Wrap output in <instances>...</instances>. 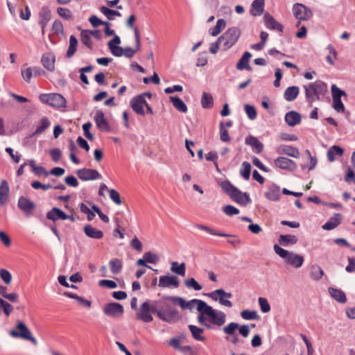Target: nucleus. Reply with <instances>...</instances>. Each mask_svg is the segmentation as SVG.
<instances>
[{
    "instance_id": "57",
    "label": "nucleus",
    "mask_w": 355,
    "mask_h": 355,
    "mask_svg": "<svg viewBox=\"0 0 355 355\" xmlns=\"http://www.w3.org/2000/svg\"><path fill=\"white\" fill-rule=\"evenodd\" d=\"M57 12L58 15L64 19L70 20L73 18L72 13L68 8L59 7L57 9Z\"/></svg>"
},
{
    "instance_id": "5",
    "label": "nucleus",
    "mask_w": 355,
    "mask_h": 355,
    "mask_svg": "<svg viewBox=\"0 0 355 355\" xmlns=\"http://www.w3.org/2000/svg\"><path fill=\"white\" fill-rule=\"evenodd\" d=\"M241 36V31L237 27L229 28L221 36L218 38L223 50L230 49L238 41Z\"/></svg>"
},
{
    "instance_id": "18",
    "label": "nucleus",
    "mask_w": 355,
    "mask_h": 355,
    "mask_svg": "<svg viewBox=\"0 0 355 355\" xmlns=\"http://www.w3.org/2000/svg\"><path fill=\"white\" fill-rule=\"evenodd\" d=\"M137 319L140 320L144 322L148 323L153 320L149 309V303L144 302L141 304L140 310L136 314Z\"/></svg>"
},
{
    "instance_id": "13",
    "label": "nucleus",
    "mask_w": 355,
    "mask_h": 355,
    "mask_svg": "<svg viewBox=\"0 0 355 355\" xmlns=\"http://www.w3.org/2000/svg\"><path fill=\"white\" fill-rule=\"evenodd\" d=\"M197 227L201 230H204L207 232V233L214 235V236H218L222 237H232L233 239H229L227 240V243L232 245L233 246H236L237 245L240 244L241 241L238 239V237L235 235H232L229 234L223 233L220 232H218L208 226H206L205 225H197Z\"/></svg>"
},
{
    "instance_id": "26",
    "label": "nucleus",
    "mask_w": 355,
    "mask_h": 355,
    "mask_svg": "<svg viewBox=\"0 0 355 355\" xmlns=\"http://www.w3.org/2000/svg\"><path fill=\"white\" fill-rule=\"evenodd\" d=\"M9 197V186L6 180H3L0 184V205H5Z\"/></svg>"
},
{
    "instance_id": "58",
    "label": "nucleus",
    "mask_w": 355,
    "mask_h": 355,
    "mask_svg": "<svg viewBox=\"0 0 355 355\" xmlns=\"http://www.w3.org/2000/svg\"><path fill=\"white\" fill-rule=\"evenodd\" d=\"M220 139L223 142H229L231 140L229 132L227 130L224 128V125L222 121L220 123Z\"/></svg>"
},
{
    "instance_id": "17",
    "label": "nucleus",
    "mask_w": 355,
    "mask_h": 355,
    "mask_svg": "<svg viewBox=\"0 0 355 355\" xmlns=\"http://www.w3.org/2000/svg\"><path fill=\"white\" fill-rule=\"evenodd\" d=\"M130 104L135 113L141 116L145 115L144 106L146 104V101L144 98V95H137L133 97L130 100Z\"/></svg>"
},
{
    "instance_id": "34",
    "label": "nucleus",
    "mask_w": 355,
    "mask_h": 355,
    "mask_svg": "<svg viewBox=\"0 0 355 355\" xmlns=\"http://www.w3.org/2000/svg\"><path fill=\"white\" fill-rule=\"evenodd\" d=\"M265 0H254L251 5L250 14L253 16H259L263 12Z\"/></svg>"
},
{
    "instance_id": "60",
    "label": "nucleus",
    "mask_w": 355,
    "mask_h": 355,
    "mask_svg": "<svg viewBox=\"0 0 355 355\" xmlns=\"http://www.w3.org/2000/svg\"><path fill=\"white\" fill-rule=\"evenodd\" d=\"M0 277L7 285L10 284L12 281V275L6 269L2 268L0 270Z\"/></svg>"
},
{
    "instance_id": "47",
    "label": "nucleus",
    "mask_w": 355,
    "mask_h": 355,
    "mask_svg": "<svg viewBox=\"0 0 355 355\" xmlns=\"http://www.w3.org/2000/svg\"><path fill=\"white\" fill-rule=\"evenodd\" d=\"M28 164L31 167L33 172L36 175H44L45 176H47L49 175V173L46 171L45 168L42 166H36L35 165V161L34 159H30L28 160Z\"/></svg>"
},
{
    "instance_id": "19",
    "label": "nucleus",
    "mask_w": 355,
    "mask_h": 355,
    "mask_svg": "<svg viewBox=\"0 0 355 355\" xmlns=\"http://www.w3.org/2000/svg\"><path fill=\"white\" fill-rule=\"evenodd\" d=\"M180 285L179 279L175 275H163L159 277L158 286L161 288H168L173 286L178 288Z\"/></svg>"
},
{
    "instance_id": "15",
    "label": "nucleus",
    "mask_w": 355,
    "mask_h": 355,
    "mask_svg": "<svg viewBox=\"0 0 355 355\" xmlns=\"http://www.w3.org/2000/svg\"><path fill=\"white\" fill-rule=\"evenodd\" d=\"M103 313L108 316L117 318L123 313V306L116 302H110L105 304L103 308Z\"/></svg>"
},
{
    "instance_id": "38",
    "label": "nucleus",
    "mask_w": 355,
    "mask_h": 355,
    "mask_svg": "<svg viewBox=\"0 0 355 355\" xmlns=\"http://www.w3.org/2000/svg\"><path fill=\"white\" fill-rule=\"evenodd\" d=\"M297 242V238L295 235L292 234H282L279 238V243L280 245L286 247L289 245L296 244Z\"/></svg>"
},
{
    "instance_id": "51",
    "label": "nucleus",
    "mask_w": 355,
    "mask_h": 355,
    "mask_svg": "<svg viewBox=\"0 0 355 355\" xmlns=\"http://www.w3.org/2000/svg\"><path fill=\"white\" fill-rule=\"evenodd\" d=\"M241 316L243 319L250 320H259L260 317L256 311H250L248 309L243 310L241 312Z\"/></svg>"
},
{
    "instance_id": "36",
    "label": "nucleus",
    "mask_w": 355,
    "mask_h": 355,
    "mask_svg": "<svg viewBox=\"0 0 355 355\" xmlns=\"http://www.w3.org/2000/svg\"><path fill=\"white\" fill-rule=\"evenodd\" d=\"M40 16V24L41 27H46L48 22L51 19V13L49 8L46 6L42 7L39 14Z\"/></svg>"
},
{
    "instance_id": "42",
    "label": "nucleus",
    "mask_w": 355,
    "mask_h": 355,
    "mask_svg": "<svg viewBox=\"0 0 355 355\" xmlns=\"http://www.w3.org/2000/svg\"><path fill=\"white\" fill-rule=\"evenodd\" d=\"M78 43L76 37L73 35H71L69 37V46L66 53L67 58H71L75 54L77 50Z\"/></svg>"
},
{
    "instance_id": "20",
    "label": "nucleus",
    "mask_w": 355,
    "mask_h": 355,
    "mask_svg": "<svg viewBox=\"0 0 355 355\" xmlns=\"http://www.w3.org/2000/svg\"><path fill=\"white\" fill-rule=\"evenodd\" d=\"M17 205L19 209L23 211L26 216L31 215L35 208V203L24 196H21L19 198Z\"/></svg>"
},
{
    "instance_id": "40",
    "label": "nucleus",
    "mask_w": 355,
    "mask_h": 355,
    "mask_svg": "<svg viewBox=\"0 0 355 355\" xmlns=\"http://www.w3.org/2000/svg\"><path fill=\"white\" fill-rule=\"evenodd\" d=\"M63 295L64 296H67L69 298H71V299H74L76 300L78 303L83 306H85V307H87V308H89L92 305V302L91 301L89 300H87L75 293H70V292H67V291H65L64 292Z\"/></svg>"
},
{
    "instance_id": "22",
    "label": "nucleus",
    "mask_w": 355,
    "mask_h": 355,
    "mask_svg": "<svg viewBox=\"0 0 355 355\" xmlns=\"http://www.w3.org/2000/svg\"><path fill=\"white\" fill-rule=\"evenodd\" d=\"M265 25L268 28L272 30H277L280 32H283V25L277 21L275 18L270 15L268 12L265 13L263 16Z\"/></svg>"
},
{
    "instance_id": "33",
    "label": "nucleus",
    "mask_w": 355,
    "mask_h": 355,
    "mask_svg": "<svg viewBox=\"0 0 355 355\" xmlns=\"http://www.w3.org/2000/svg\"><path fill=\"white\" fill-rule=\"evenodd\" d=\"M65 213L58 207H53L46 213V218L53 222L58 220H64Z\"/></svg>"
},
{
    "instance_id": "50",
    "label": "nucleus",
    "mask_w": 355,
    "mask_h": 355,
    "mask_svg": "<svg viewBox=\"0 0 355 355\" xmlns=\"http://www.w3.org/2000/svg\"><path fill=\"white\" fill-rule=\"evenodd\" d=\"M251 172V164L245 161L241 164V168L240 170L241 175L246 180H248L250 177Z\"/></svg>"
},
{
    "instance_id": "63",
    "label": "nucleus",
    "mask_w": 355,
    "mask_h": 355,
    "mask_svg": "<svg viewBox=\"0 0 355 355\" xmlns=\"http://www.w3.org/2000/svg\"><path fill=\"white\" fill-rule=\"evenodd\" d=\"M258 301H259V306L261 308V311L263 313H268L270 311V306L267 299L260 297H259Z\"/></svg>"
},
{
    "instance_id": "61",
    "label": "nucleus",
    "mask_w": 355,
    "mask_h": 355,
    "mask_svg": "<svg viewBox=\"0 0 355 355\" xmlns=\"http://www.w3.org/2000/svg\"><path fill=\"white\" fill-rule=\"evenodd\" d=\"M332 107L337 112H345V106L341 101V98H333Z\"/></svg>"
},
{
    "instance_id": "44",
    "label": "nucleus",
    "mask_w": 355,
    "mask_h": 355,
    "mask_svg": "<svg viewBox=\"0 0 355 355\" xmlns=\"http://www.w3.org/2000/svg\"><path fill=\"white\" fill-rule=\"evenodd\" d=\"M201 105L205 109H210L214 105V98L211 94L203 92L201 98Z\"/></svg>"
},
{
    "instance_id": "4",
    "label": "nucleus",
    "mask_w": 355,
    "mask_h": 355,
    "mask_svg": "<svg viewBox=\"0 0 355 355\" xmlns=\"http://www.w3.org/2000/svg\"><path fill=\"white\" fill-rule=\"evenodd\" d=\"M273 248L275 252L281 258L284 259L286 264L291 265L296 268H298L302 266L304 262V257L302 256L284 250L277 244L274 245Z\"/></svg>"
},
{
    "instance_id": "32",
    "label": "nucleus",
    "mask_w": 355,
    "mask_h": 355,
    "mask_svg": "<svg viewBox=\"0 0 355 355\" xmlns=\"http://www.w3.org/2000/svg\"><path fill=\"white\" fill-rule=\"evenodd\" d=\"M328 291L329 295L338 302L343 304L347 302L346 295L342 290L329 287Z\"/></svg>"
},
{
    "instance_id": "49",
    "label": "nucleus",
    "mask_w": 355,
    "mask_h": 355,
    "mask_svg": "<svg viewBox=\"0 0 355 355\" xmlns=\"http://www.w3.org/2000/svg\"><path fill=\"white\" fill-rule=\"evenodd\" d=\"M304 153L307 155L308 158L309 159L310 164H309V166H306L305 164H302L301 165L302 169H305V168H307L309 171L313 170L315 168V167L316 166L317 163H318L317 157L315 156H313L311 155L310 150H308V149H306L304 151Z\"/></svg>"
},
{
    "instance_id": "31",
    "label": "nucleus",
    "mask_w": 355,
    "mask_h": 355,
    "mask_svg": "<svg viewBox=\"0 0 355 355\" xmlns=\"http://www.w3.org/2000/svg\"><path fill=\"white\" fill-rule=\"evenodd\" d=\"M84 232L87 236L92 239H101L103 237V232L101 230L94 228L89 224L84 227Z\"/></svg>"
},
{
    "instance_id": "10",
    "label": "nucleus",
    "mask_w": 355,
    "mask_h": 355,
    "mask_svg": "<svg viewBox=\"0 0 355 355\" xmlns=\"http://www.w3.org/2000/svg\"><path fill=\"white\" fill-rule=\"evenodd\" d=\"M158 318L164 322L173 324L182 319V315L175 308L166 304L165 309H163L162 312L158 313Z\"/></svg>"
},
{
    "instance_id": "27",
    "label": "nucleus",
    "mask_w": 355,
    "mask_h": 355,
    "mask_svg": "<svg viewBox=\"0 0 355 355\" xmlns=\"http://www.w3.org/2000/svg\"><path fill=\"white\" fill-rule=\"evenodd\" d=\"M136 19V17L134 15H131L128 19H127L126 24L127 26L133 29L134 31V35H135V46H137V49H140V37H139V29L137 26H135L134 22Z\"/></svg>"
},
{
    "instance_id": "1",
    "label": "nucleus",
    "mask_w": 355,
    "mask_h": 355,
    "mask_svg": "<svg viewBox=\"0 0 355 355\" xmlns=\"http://www.w3.org/2000/svg\"><path fill=\"white\" fill-rule=\"evenodd\" d=\"M221 189L227 193L232 200L242 206H246L251 202L250 196L247 193H243L237 187L234 186L229 180L222 181L220 184Z\"/></svg>"
},
{
    "instance_id": "21",
    "label": "nucleus",
    "mask_w": 355,
    "mask_h": 355,
    "mask_svg": "<svg viewBox=\"0 0 355 355\" xmlns=\"http://www.w3.org/2000/svg\"><path fill=\"white\" fill-rule=\"evenodd\" d=\"M94 121L97 128L103 132H109L110 130V126L107 121L105 118L104 113L102 110H97L95 116Z\"/></svg>"
},
{
    "instance_id": "37",
    "label": "nucleus",
    "mask_w": 355,
    "mask_h": 355,
    "mask_svg": "<svg viewBox=\"0 0 355 355\" xmlns=\"http://www.w3.org/2000/svg\"><path fill=\"white\" fill-rule=\"evenodd\" d=\"M299 94V87L297 86H291L286 89L284 97L287 101H294Z\"/></svg>"
},
{
    "instance_id": "39",
    "label": "nucleus",
    "mask_w": 355,
    "mask_h": 355,
    "mask_svg": "<svg viewBox=\"0 0 355 355\" xmlns=\"http://www.w3.org/2000/svg\"><path fill=\"white\" fill-rule=\"evenodd\" d=\"M188 328L191 333L192 337L195 340L198 341H204L205 340V338L202 336V334L204 332L203 329L200 328L193 324H189L188 326Z\"/></svg>"
},
{
    "instance_id": "24",
    "label": "nucleus",
    "mask_w": 355,
    "mask_h": 355,
    "mask_svg": "<svg viewBox=\"0 0 355 355\" xmlns=\"http://www.w3.org/2000/svg\"><path fill=\"white\" fill-rule=\"evenodd\" d=\"M245 143L246 145L250 146L252 150L257 153H260L263 151V144L261 141H259L257 137L254 136H248L245 139Z\"/></svg>"
},
{
    "instance_id": "29",
    "label": "nucleus",
    "mask_w": 355,
    "mask_h": 355,
    "mask_svg": "<svg viewBox=\"0 0 355 355\" xmlns=\"http://www.w3.org/2000/svg\"><path fill=\"white\" fill-rule=\"evenodd\" d=\"M252 54L250 52L245 51L237 62L236 66V69L239 70L247 69L251 71L252 67L249 64V60Z\"/></svg>"
},
{
    "instance_id": "14",
    "label": "nucleus",
    "mask_w": 355,
    "mask_h": 355,
    "mask_svg": "<svg viewBox=\"0 0 355 355\" xmlns=\"http://www.w3.org/2000/svg\"><path fill=\"white\" fill-rule=\"evenodd\" d=\"M76 174L79 179L83 181L98 180L102 178L97 170L87 168L77 170Z\"/></svg>"
},
{
    "instance_id": "54",
    "label": "nucleus",
    "mask_w": 355,
    "mask_h": 355,
    "mask_svg": "<svg viewBox=\"0 0 355 355\" xmlns=\"http://www.w3.org/2000/svg\"><path fill=\"white\" fill-rule=\"evenodd\" d=\"M324 275L323 270L318 266H312L311 270V277L314 280L320 279Z\"/></svg>"
},
{
    "instance_id": "9",
    "label": "nucleus",
    "mask_w": 355,
    "mask_h": 355,
    "mask_svg": "<svg viewBox=\"0 0 355 355\" xmlns=\"http://www.w3.org/2000/svg\"><path fill=\"white\" fill-rule=\"evenodd\" d=\"M39 98L42 103L55 108L66 107L67 101L64 96L60 94H42L40 95Z\"/></svg>"
},
{
    "instance_id": "2",
    "label": "nucleus",
    "mask_w": 355,
    "mask_h": 355,
    "mask_svg": "<svg viewBox=\"0 0 355 355\" xmlns=\"http://www.w3.org/2000/svg\"><path fill=\"white\" fill-rule=\"evenodd\" d=\"M304 89L306 101L311 107L313 101L320 100V96H324L327 92V85L322 80H316L308 85H304Z\"/></svg>"
},
{
    "instance_id": "16",
    "label": "nucleus",
    "mask_w": 355,
    "mask_h": 355,
    "mask_svg": "<svg viewBox=\"0 0 355 355\" xmlns=\"http://www.w3.org/2000/svg\"><path fill=\"white\" fill-rule=\"evenodd\" d=\"M274 166L288 171H294L297 168L296 163L286 157H279L274 160Z\"/></svg>"
},
{
    "instance_id": "7",
    "label": "nucleus",
    "mask_w": 355,
    "mask_h": 355,
    "mask_svg": "<svg viewBox=\"0 0 355 355\" xmlns=\"http://www.w3.org/2000/svg\"><path fill=\"white\" fill-rule=\"evenodd\" d=\"M9 334L13 338H21L24 340H28L35 346L37 345V339L32 336L31 330L22 321H18L15 329L10 330Z\"/></svg>"
},
{
    "instance_id": "41",
    "label": "nucleus",
    "mask_w": 355,
    "mask_h": 355,
    "mask_svg": "<svg viewBox=\"0 0 355 355\" xmlns=\"http://www.w3.org/2000/svg\"><path fill=\"white\" fill-rule=\"evenodd\" d=\"M170 101L173 103V105L178 111L185 113L187 112V106L184 102L178 96H170Z\"/></svg>"
},
{
    "instance_id": "11",
    "label": "nucleus",
    "mask_w": 355,
    "mask_h": 355,
    "mask_svg": "<svg viewBox=\"0 0 355 355\" xmlns=\"http://www.w3.org/2000/svg\"><path fill=\"white\" fill-rule=\"evenodd\" d=\"M293 13L295 17L298 19L297 26L300 25L301 21H307L313 16L312 10L302 3H296L293 6Z\"/></svg>"
},
{
    "instance_id": "8",
    "label": "nucleus",
    "mask_w": 355,
    "mask_h": 355,
    "mask_svg": "<svg viewBox=\"0 0 355 355\" xmlns=\"http://www.w3.org/2000/svg\"><path fill=\"white\" fill-rule=\"evenodd\" d=\"M206 313L207 319L211 325L217 327L223 326L226 320V315L224 312L213 309L211 306L206 303L202 311Z\"/></svg>"
},
{
    "instance_id": "45",
    "label": "nucleus",
    "mask_w": 355,
    "mask_h": 355,
    "mask_svg": "<svg viewBox=\"0 0 355 355\" xmlns=\"http://www.w3.org/2000/svg\"><path fill=\"white\" fill-rule=\"evenodd\" d=\"M171 270L177 275L184 277L186 274V265L184 263L179 264L176 261H173L171 263Z\"/></svg>"
},
{
    "instance_id": "3",
    "label": "nucleus",
    "mask_w": 355,
    "mask_h": 355,
    "mask_svg": "<svg viewBox=\"0 0 355 355\" xmlns=\"http://www.w3.org/2000/svg\"><path fill=\"white\" fill-rule=\"evenodd\" d=\"M239 330V333L244 338H247L250 334V327L248 324L240 325L236 322H230L227 326L223 328V331L225 334L230 336H233L231 340L228 337H226L227 340H230L232 344L236 345L239 342L238 334H236V330Z\"/></svg>"
},
{
    "instance_id": "23",
    "label": "nucleus",
    "mask_w": 355,
    "mask_h": 355,
    "mask_svg": "<svg viewBox=\"0 0 355 355\" xmlns=\"http://www.w3.org/2000/svg\"><path fill=\"white\" fill-rule=\"evenodd\" d=\"M55 57L52 53L43 54L41 59V62L44 67L50 71H53L55 69Z\"/></svg>"
},
{
    "instance_id": "43",
    "label": "nucleus",
    "mask_w": 355,
    "mask_h": 355,
    "mask_svg": "<svg viewBox=\"0 0 355 355\" xmlns=\"http://www.w3.org/2000/svg\"><path fill=\"white\" fill-rule=\"evenodd\" d=\"M51 125L49 119L46 116H44L41 121L40 125L36 128L35 132L32 134V137L39 135L44 132Z\"/></svg>"
},
{
    "instance_id": "52",
    "label": "nucleus",
    "mask_w": 355,
    "mask_h": 355,
    "mask_svg": "<svg viewBox=\"0 0 355 355\" xmlns=\"http://www.w3.org/2000/svg\"><path fill=\"white\" fill-rule=\"evenodd\" d=\"M80 37L83 44L92 49L93 44L91 40V35H89V33H88V30H83L80 33Z\"/></svg>"
},
{
    "instance_id": "25",
    "label": "nucleus",
    "mask_w": 355,
    "mask_h": 355,
    "mask_svg": "<svg viewBox=\"0 0 355 355\" xmlns=\"http://www.w3.org/2000/svg\"><path fill=\"white\" fill-rule=\"evenodd\" d=\"M277 153L295 158H299L300 155V153L297 148L288 145L280 146L277 149Z\"/></svg>"
},
{
    "instance_id": "35",
    "label": "nucleus",
    "mask_w": 355,
    "mask_h": 355,
    "mask_svg": "<svg viewBox=\"0 0 355 355\" xmlns=\"http://www.w3.org/2000/svg\"><path fill=\"white\" fill-rule=\"evenodd\" d=\"M267 199L272 201H277L279 200L281 193L279 187L274 184L268 188L267 192L265 193Z\"/></svg>"
},
{
    "instance_id": "56",
    "label": "nucleus",
    "mask_w": 355,
    "mask_h": 355,
    "mask_svg": "<svg viewBox=\"0 0 355 355\" xmlns=\"http://www.w3.org/2000/svg\"><path fill=\"white\" fill-rule=\"evenodd\" d=\"M185 286L189 288H193L195 291H200L202 286L193 277L184 281Z\"/></svg>"
},
{
    "instance_id": "64",
    "label": "nucleus",
    "mask_w": 355,
    "mask_h": 355,
    "mask_svg": "<svg viewBox=\"0 0 355 355\" xmlns=\"http://www.w3.org/2000/svg\"><path fill=\"white\" fill-rule=\"evenodd\" d=\"M332 98H341L343 96H347L346 93L339 89L336 85H331Z\"/></svg>"
},
{
    "instance_id": "48",
    "label": "nucleus",
    "mask_w": 355,
    "mask_h": 355,
    "mask_svg": "<svg viewBox=\"0 0 355 355\" xmlns=\"http://www.w3.org/2000/svg\"><path fill=\"white\" fill-rule=\"evenodd\" d=\"M109 265L112 272L114 275L119 274L122 270L123 263L119 259H113L110 260Z\"/></svg>"
},
{
    "instance_id": "62",
    "label": "nucleus",
    "mask_w": 355,
    "mask_h": 355,
    "mask_svg": "<svg viewBox=\"0 0 355 355\" xmlns=\"http://www.w3.org/2000/svg\"><path fill=\"white\" fill-rule=\"evenodd\" d=\"M223 211L229 216L239 214V209L232 205H226L223 207Z\"/></svg>"
},
{
    "instance_id": "30",
    "label": "nucleus",
    "mask_w": 355,
    "mask_h": 355,
    "mask_svg": "<svg viewBox=\"0 0 355 355\" xmlns=\"http://www.w3.org/2000/svg\"><path fill=\"white\" fill-rule=\"evenodd\" d=\"M342 220V215L339 213L335 214L327 223L322 225V229L331 230L340 225Z\"/></svg>"
},
{
    "instance_id": "59",
    "label": "nucleus",
    "mask_w": 355,
    "mask_h": 355,
    "mask_svg": "<svg viewBox=\"0 0 355 355\" xmlns=\"http://www.w3.org/2000/svg\"><path fill=\"white\" fill-rule=\"evenodd\" d=\"M244 109L250 119L254 120L257 118V113L254 106L250 105H245Z\"/></svg>"
},
{
    "instance_id": "55",
    "label": "nucleus",
    "mask_w": 355,
    "mask_h": 355,
    "mask_svg": "<svg viewBox=\"0 0 355 355\" xmlns=\"http://www.w3.org/2000/svg\"><path fill=\"white\" fill-rule=\"evenodd\" d=\"M144 258L146 263L155 264L159 260V257L157 254L153 253L150 251L146 252L144 254Z\"/></svg>"
},
{
    "instance_id": "46",
    "label": "nucleus",
    "mask_w": 355,
    "mask_h": 355,
    "mask_svg": "<svg viewBox=\"0 0 355 355\" xmlns=\"http://www.w3.org/2000/svg\"><path fill=\"white\" fill-rule=\"evenodd\" d=\"M225 26L226 22L223 19H218L216 26L209 29V34L212 36L218 35L225 28Z\"/></svg>"
},
{
    "instance_id": "53",
    "label": "nucleus",
    "mask_w": 355,
    "mask_h": 355,
    "mask_svg": "<svg viewBox=\"0 0 355 355\" xmlns=\"http://www.w3.org/2000/svg\"><path fill=\"white\" fill-rule=\"evenodd\" d=\"M100 10L103 15H105L107 17V18L109 20L114 19L113 15L118 16V17H120L121 15L119 11L112 10L105 6L101 7Z\"/></svg>"
},
{
    "instance_id": "12",
    "label": "nucleus",
    "mask_w": 355,
    "mask_h": 355,
    "mask_svg": "<svg viewBox=\"0 0 355 355\" xmlns=\"http://www.w3.org/2000/svg\"><path fill=\"white\" fill-rule=\"evenodd\" d=\"M210 298H211L214 301H218L221 305L227 306V307H232V303L231 301L228 300L224 299V297L226 298H231L232 297V295L231 293H227L223 289L220 288L215 290L214 291H212L211 293L205 294Z\"/></svg>"
},
{
    "instance_id": "28",
    "label": "nucleus",
    "mask_w": 355,
    "mask_h": 355,
    "mask_svg": "<svg viewBox=\"0 0 355 355\" xmlns=\"http://www.w3.org/2000/svg\"><path fill=\"white\" fill-rule=\"evenodd\" d=\"M301 115L295 111H290L285 115V121L291 127H293L301 122Z\"/></svg>"
},
{
    "instance_id": "6",
    "label": "nucleus",
    "mask_w": 355,
    "mask_h": 355,
    "mask_svg": "<svg viewBox=\"0 0 355 355\" xmlns=\"http://www.w3.org/2000/svg\"><path fill=\"white\" fill-rule=\"evenodd\" d=\"M163 300H169L183 309H191L194 304H197V311L198 312H202L206 305V302L201 300L193 299L187 302L184 298L178 296H165L163 297Z\"/></svg>"
}]
</instances>
